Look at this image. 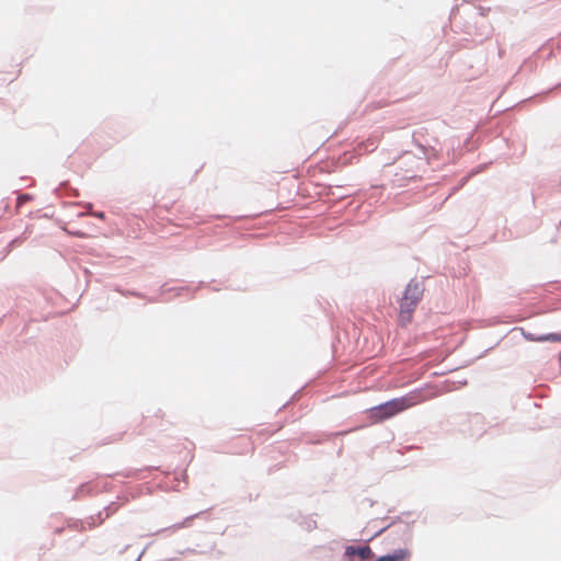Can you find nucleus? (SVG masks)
I'll list each match as a JSON object with an SVG mask.
<instances>
[{
    "label": "nucleus",
    "instance_id": "1",
    "mask_svg": "<svg viewBox=\"0 0 561 561\" xmlns=\"http://www.w3.org/2000/svg\"><path fill=\"white\" fill-rule=\"evenodd\" d=\"M426 398L420 391L410 392L403 397L392 399L370 410L375 422H381L424 402Z\"/></svg>",
    "mask_w": 561,
    "mask_h": 561
},
{
    "label": "nucleus",
    "instance_id": "2",
    "mask_svg": "<svg viewBox=\"0 0 561 561\" xmlns=\"http://www.w3.org/2000/svg\"><path fill=\"white\" fill-rule=\"evenodd\" d=\"M424 288L417 282H410L404 290L403 297L400 300V309L398 321L400 325L407 327L413 319V313L422 299Z\"/></svg>",
    "mask_w": 561,
    "mask_h": 561
},
{
    "label": "nucleus",
    "instance_id": "3",
    "mask_svg": "<svg viewBox=\"0 0 561 561\" xmlns=\"http://www.w3.org/2000/svg\"><path fill=\"white\" fill-rule=\"evenodd\" d=\"M345 556L351 559V561H354V558H358L360 561H366L370 559L374 553L369 546H363V547H354L348 546L345 549Z\"/></svg>",
    "mask_w": 561,
    "mask_h": 561
},
{
    "label": "nucleus",
    "instance_id": "4",
    "mask_svg": "<svg viewBox=\"0 0 561 561\" xmlns=\"http://www.w3.org/2000/svg\"><path fill=\"white\" fill-rule=\"evenodd\" d=\"M523 335L529 342H561V333L536 335L530 332H523Z\"/></svg>",
    "mask_w": 561,
    "mask_h": 561
},
{
    "label": "nucleus",
    "instance_id": "5",
    "mask_svg": "<svg viewBox=\"0 0 561 561\" xmlns=\"http://www.w3.org/2000/svg\"><path fill=\"white\" fill-rule=\"evenodd\" d=\"M411 551L409 549H398L391 554L382 556L375 561H409Z\"/></svg>",
    "mask_w": 561,
    "mask_h": 561
},
{
    "label": "nucleus",
    "instance_id": "6",
    "mask_svg": "<svg viewBox=\"0 0 561 561\" xmlns=\"http://www.w3.org/2000/svg\"><path fill=\"white\" fill-rule=\"evenodd\" d=\"M95 216L99 217V218H104V214L103 213L95 214Z\"/></svg>",
    "mask_w": 561,
    "mask_h": 561
}]
</instances>
